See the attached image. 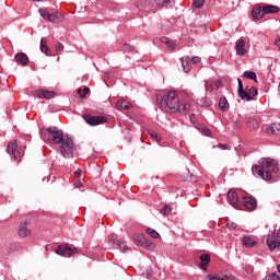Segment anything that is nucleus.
Here are the masks:
<instances>
[{"mask_svg":"<svg viewBox=\"0 0 280 280\" xmlns=\"http://www.w3.org/2000/svg\"><path fill=\"white\" fill-rule=\"evenodd\" d=\"M40 139L48 143H55L56 145L60 144L59 152L65 159H72L75 154L73 139L69 138V136L65 137L62 130H59L58 127L42 129Z\"/></svg>","mask_w":280,"mask_h":280,"instance_id":"nucleus-1","label":"nucleus"},{"mask_svg":"<svg viewBox=\"0 0 280 280\" xmlns=\"http://www.w3.org/2000/svg\"><path fill=\"white\" fill-rule=\"evenodd\" d=\"M254 176H259L262 180H272V174L279 172V164L272 159H262L260 165H254L252 167Z\"/></svg>","mask_w":280,"mask_h":280,"instance_id":"nucleus-2","label":"nucleus"},{"mask_svg":"<svg viewBox=\"0 0 280 280\" xmlns=\"http://www.w3.org/2000/svg\"><path fill=\"white\" fill-rule=\"evenodd\" d=\"M158 102L160 108L164 110V113H176L178 110L180 100H178V94H176V92L168 91L161 97L158 96Z\"/></svg>","mask_w":280,"mask_h":280,"instance_id":"nucleus-3","label":"nucleus"},{"mask_svg":"<svg viewBox=\"0 0 280 280\" xmlns=\"http://www.w3.org/2000/svg\"><path fill=\"white\" fill-rule=\"evenodd\" d=\"M267 246L270 250H275V248H279L280 246V228L275 229L273 233L270 237L267 238Z\"/></svg>","mask_w":280,"mask_h":280,"instance_id":"nucleus-4","label":"nucleus"},{"mask_svg":"<svg viewBox=\"0 0 280 280\" xmlns=\"http://www.w3.org/2000/svg\"><path fill=\"white\" fill-rule=\"evenodd\" d=\"M75 253H78V248L69 245H59L56 249V254L60 255V257H72Z\"/></svg>","mask_w":280,"mask_h":280,"instance_id":"nucleus-5","label":"nucleus"},{"mask_svg":"<svg viewBox=\"0 0 280 280\" xmlns=\"http://www.w3.org/2000/svg\"><path fill=\"white\" fill-rule=\"evenodd\" d=\"M142 3L145 5H156L158 8H172L174 0H144Z\"/></svg>","mask_w":280,"mask_h":280,"instance_id":"nucleus-6","label":"nucleus"},{"mask_svg":"<svg viewBox=\"0 0 280 280\" xmlns=\"http://www.w3.org/2000/svg\"><path fill=\"white\" fill-rule=\"evenodd\" d=\"M83 119L89 126H100V124H106V117L104 116H90L84 115Z\"/></svg>","mask_w":280,"mask_h":280,"instance_id":"nucleus-7","label":"nucleus"},{"mask_svg":"<svg viewBox=\"0 0 280 280\" xmlns=\"http://www.w3.org/2000/svg\"><path fill=\"white\" fill-rule=\"evenodd\" d=\"M258 93L259 92L256 90L255 86H250V88L246 86L245 95H247V96L241 97V98L245 100L246 102H250V101L255 100V97H257Z\"/></svg>","mask_w":280,"mask_h":280,"instance_id":"nucleus-8","label":"nucleus"},{"mask_svg":"<svg viewBox=\"0 0 280 280\" xmlns=\"http://www.w3.org/2000/svg\"><path fill=\"white\" fill-rule=\"evenodd\" d=\"M244 207L246 209H249L250 211H255L257 209V199L252 198V197H244Z\"/></svg>","mask_w":280,"mask_h":280,"instance_id":"nucleus-9","label":"nucleus"},{"mask_svg":"<svg viewBox=\"0 0 280 280\" xmlns=\"http://www.w3.org/2000/svg\"><path fill=\"white\" fill-rule=\"evenodd\" d=\"M244 47H246V42L244 39H237L235 46L237 56H246V48Z\"/></svg>","mask_w":280,"mask_h":280,"instance_id":"nucleus-10","label":"nucleus"},{"mask_svg":"<svg viewBox=\"0 0 280 280\" xmlns=\"http://www.w3.org/2000/svg\"><path fill=\"white\" fill-rule=\"evenodd\" d=\"M238 197H237V191L235 190H230L228 192V201L230 202V205H232V207H234V209H237V201H238Z\"/></svg>","mask_w":280,"mask_h":280,"instance_id":"nucleus-11","label":"nucleus"},{"mask_svg":"<svg viewBox=\"0 0 280 280\" xmlns=\"http://www.w3.org/2000/svg\"><path fill=\"white\" fill-rule=\"evenodd\" d=\"M190 108L191 106L189 105V103L185 101H182V102L179 101L176 113H180V115H187Z\"/></svg>","mask_w":280,"mask_h":280,"instance_id":"nucleus-12","label":"nucleus"},{"mask_svg":"<svg viewBox=\"0 0 280 280\" xmlns=\"http://www.w3.org/2000/svg\"><path fill=\"white\" fill-rule=\"evenodd\" d=\"M279 7L275 4H262V12L266 14H277L279 12Z\"/></svg>","mask_w":280,"mask_h":280,"instance_id":"nucleus-13","label":"nucleus"},{"mask_svg":"<svg viewBox=\"0 0 280 280\" xmlns=\"http://www.w3.org/2000/svg\"><path fill=\"white\" fill-rule=\"evenodd\" d=\"M180 63L183 67V71L185 73H189V71H191V58L187 57H183L180 58Z\"/></svg>","mask_w":280,"mask_h":280,"instance_id":"nucleus-14","label":"nucleus"},{"mask_svg":"<svg viewBox=\"0 0 280 280\" xmlns=\"http://www.w3.org/2000/svg\"><path fill=\"white\" fill-rule=\"evenodd\" d=\"M35 95L39 100H51V97H54V92H49L47 90H38L35 92Z\"/></svg>","mask_w":280,"mask_h":280,"instance_id":"nucleus-15","label":"nucleus"},{"mask_svg":"<svg viewBox=\"0 0 280 280\" xmlns=\"http://www.w3.org/2000/svg\"><path fill=\"white\" fill-rule=\"evenodd\" d=\"M18 148H19V143L16 142V140H14L13 142H10L7 148V152L9 154H12L15 161L16 159H19V156L16 155Z\"/></svg>","mask_w":280,"mask_h":280,"instance_id":"nucleus-16","label":"nucleus"},{"mask_svg":"<svg viewBox=\"0 0 280 280\" xmlns=\"http://www.w3.org/2000/svg\"><path fill=\"white\" fill-rule=\"evenodd\" d=\"M200 268L201 270H207L209 264L211 262V256L209 254H201L200 257Z\"/></svg>","mask_w":280,"mask_h":280,"instance_id":"nucleus-17","label":"nucleus"},{"mask_svg":"<svg viewBox=\"0 0 280 280\" xmlns=\"http://www.w3.org/2000/svg\"><path fill=\"white\" fill-rule=\"evenodd\" d=\"M15 60L24 67L30 65V57L25 52H19L15 55Z\"/></svg>","mask_w":280,"mask_h":280,"instance_id":"nucleus-18","label":"nucleus"},{"mask_svg":"<svg viewBox=\"0 0 280 280\" xmlns=\"http://www.w3.org/2000/svg\"><path fill=\"white\" fill-rule=\"evenodd\" d=\"M266 132L269 135H280V122H273L271 126L267 127Z\"/></svg>","mask_w":280,"mask_h":280,"instance_id":"nucleus-19","label":"nucleus"},{"mask_svg":"<svg viewBox=\"0 0 280 280\" xmlns=\"http://www.w3.org/2000/svg\"><path fill=\"white\" fill-rule=\"evenodd\" d=\"M252 16L254 19H264V16H266L264 13V7L254 8L252 11Z\"/></svg>","mask_w":280,"mask_h":280,"instance_id":"nucleus-20","label":"nucleus"},{"mask_svg":"<svg viewBox=\"0 0 280 280\" xmlns=\"http://www.w3.org/2000/svg\"><path fill=\"white\" fill-rule=\"evenodd\" d=\"M242 242L246 246V248H253V246L257 245V241L253 240V237L250 236H244Z\"/></svg>","mask_w":280,"mask_h":280,"instance_id":"nucleus-21","label":"nucleus"},{"mask_svg":"<svg viewBox=\"0 0 280 280\" xmlns=\"http://www.w3.org/2000/svg\"><path fill=\"white\" fill-rule=\"evenodd\" d=\"M219 107H220L223 112L229 110L230 105H229V100H226V96H221V97L219 98Z\"/></svg>","mask_w":280,"mask_h":280,"instance_id":"nucleus-22","label":"nucleus"},{"mask_svg":"<svg viewBox=\"0 0 280 280\" xmlns=\"http://www.w3.org/2000/svg\"><path fill=\"white\" fill-rule=\"evenodd\" d=\"M246 126L249 130H257L259 128V121L255 118H248Z\"/></svg>","mask_w":280,"mask_h":280,"instance_id":"nucleus-23","label":"nucleus"},{"mask_svg":"<svg viewBox=\"0 0 280 280\" xmlns=\"http://www.w3.org/2000/svg\"><path fill=\"white\" fill-rule=\"evenodd\" d=\"M238 89H237V95L238 97H246V90H244V83L242 82V79H237Z\"/></svg>","mask_w":280,"mask_h":280,"instance_id":"nucleus-24","label":"nucleus"},{"mask_svg":"<svg viewBox=\"0 0 280 280\" xmlns=\"http://www.w3.org/2000/svg\"><path fill=\"white\" fill-rule=\"evenodd\" d=\"M145 235L143 234H137L133 237V242L137 246H143V244H145Z\"/></svg>","mask_w":280,"mask_h":280,"instance_id":"nucleus-25","label":"nucleus"},{"mask_svg":"<svg viewBox=\"0 0 280 280\" xmlns=\"http://www.w3.org/2000/svg\"><path fill=\"white\" fill-rule=\"evenodd\" d=\"M116 108L118 110H128L130 109V103H128L127 101H118L116 104Z\"/></svg>","mask_w":280,"mask_h":280,"instance_id":"nucleus-26","label":"nucleus"},{"mask_svg":"<svg viewBox=\"0 0 280 280\" xmlns=\"http://www.w3.org/2000/svg\"><path fill=\"white\" fill-rule=\"evenodd\" d=\"M39 49L42 54H45L46 56H49L51 54V50H49V47H47V43H45V38L40 39Z\"/></svg>","mask_w":280,"mask_h":280,"instance_id":"nucleus-27","label":"nucleus"},{"mask_svg":"<svg viewBox=\"0 0 280 280\" xmlns=\"http://www.w3.org/2000/svg\"><path fill=\"white\" fill-rule=\"evenodd\" d=\"M20 237H27L28 235H32V230L27 229V226L22 225L19 230Z\"/></svg>","mask_w":280,"mask_h":280,"instance_id":"nucleus-28","label":"nucleus"},{"mask_svg":"<svg viewBox=\"0 0 280 280\" xmlns=\"http://www.w3.org/2000/svg\"><path fill=\"white\" fill-rule=\"evenodd\" d=\"M243 78H247V80H255V82H257V73H255V71H245L243 73Z\"/></svg>","mask_w":280,"mask_h":280,"instance_id":"nucleus-29","label":"nucleus"},{"mask_svg":"<svg viewBox=\"0 0 280 280\" xmlns=\"http://www.w3.org/2000/svg\"><path fill=\"white\" fill-rule=\"evenodd\" d=\"M149 135L151 137V139H153V141H161L163 138L160 136L159 132L154 131V130H149Z\"/></svg>","mask_w":280,"mask_h":280,"instance_id":"nucleus-30","label":"nucleus"},{"mask_svg":"<svg viewBox=\"0 0 280 280\" xmlns=\"http://www.w3.org/2000/svg\"><path fill=\"white\" fill-rule=\"evenodd\" d=\"M147 233H148V235H151V237H153V240H159V237H160L159 232H156V230H154L152 228H148Z\"/></svg>","mask_w":280,"mask_h":280,"instance_id":"nucleus-31","label":"nucleus"},{"mask_svg":"<svg viewBox=\"0 0 280 280\" xmlns=\"http://www.w3.org/2000/svg\"><path fill=\"white\" fill-rule=\"evenodd\" d=\"M200 106H205L206 108H209V106H212V102L210 101L209 97H203L200 100Z\"/></svg>","mask_w":280,"mask_h":280,"instance_id":"nucleus-32","label":"nucleus"},{"mask_svg":"<svg viewBox=\"0 0 280 280\" xmlns=\"http://www.w3.org/2000/svg\"><path fill=\"white\" fill-rule=\"evenodd\" d=\"M112 242L113 244H116L120 248V250H122L124 253L128 250V246H121V241L114 238Z\"/></svg>","mask_w":280,"mask_h":280,"instance_id":"nucleus-33","label":"nucleus"},{"mask_svg":"<svg viewBox=\"0 0 280 280\" xmlns=\"http://www.w3.org/2000/svg\"><path fill=\"white\" fill-rule=\"evenodd\" d=\"M280 276L277 272H272L268 276H266L262 280H279Z\"/></svg>","mask_w":280,"mask_h":280,"instance_id":"nucleus-34","label":"nucleus"},{"mask_svg":"<svg viewBox=\"0 0 280 280\" xmlns=\"http://www.w3.org/2000/svg\"><path fill=\"white\" fill-rule=\"evenodd\" d=\"M161 42L164 43V45H167L168 47H171L172 49H174V42H172V39L167 38V37H162Z\"/></svg>","mask_w":280,"mask_h":280,"instance_id":"nucleus-35","label":"nucleus"},{"mask_svg":"<svg viewBox=\"0 0 280 280\" xmlns=\"http://www.w3.org/2000/svg\"><path fill=\"white\" fill-rule=\"evenodd\" d=\"M89 91H91L89 88H84L83 90L79 89L78 94L80 95V97H86V95H89Z\"/></svg>","mask_w":280,"mask_h":280,"instance_id":"nucleus-36","label":"nucleus"},{"mask_svg":"<svg viewBox=\"0 0 280 280\" xmlns=\"http://www.w3.org/2000/svg\"><path fill=\"white\" fill-rule=\"evenodd\" d=\"M142 246H143L144 248H147L148 250L154 249V243L149 242L148 238H145V243L142 244Z\"/></svg>","mask_w":280,"mask_h":280,"instance_id":"nucleus-37","label":"nucleus"},{"mask_svg":"<svg viewBox=\"0 0 280 280\" xmlns=\"http://www.w3.org/2000/svg\"><path fill=\"white\" fill-rule=\"evenodd\" d=\"M161 213L163 215H170V213H172V208H170V206H164L162 209H161Z\"/></svg>","mask_w":280,"mask_h":280,"instance_id":"nucleus-38","label":"nucleus"},{"mask_svg":"<svg viewBox=\"0 0 280 280\" xmlns=\"http://www.w3.org/2000/svg\"><path fill=\"white\" fill-rule=\"evenodd\" d=\"M205 280H229V277H226L225 279L224 278H220L218 276H213V275H208L206 276V279Z\"/></svg>","mask_w":280,"mask_h":280,"instance_id":"nucleus-39","label":"nucleus"},{"mask_svg":"<svg viewBox=\"0 0 280 280\" xmlns=\"http://www.w3.org/2000/svg\"><path fill=\"white\" fill-rule=\"evenodd\" d=\"M57 19H58L57 13H49L48 19L46 21H50V23H56Z\"/></svg>","mask_w":280,"mask_h":280,"instance_id":"nucleus-40","label":"nucleus"},{"mask_svg":"<svg viewBox=\"0 0 280 280\" xmlns=\"http://www.w3.org/2000/svg\"><path fill=\"white\" fill-rule=\"evenodd\" d=\"M205 1L206 0H192V5L195 8H202V5H205Z\"/></svg>","mask_w":280,"mask_h":280,"instance_id":"nucleus-41","label":"nucleus"},{"mask_svg":"<svg viewBox=\"0 0 280 280\" xmlns=\"http://www.w3.org/2000/svg\"><path fill=\"white\" fill-rule=\"evenodd\" d=\"M39 14L42 18H44L46 21L49 18V12L47 11V9H39Z\"/></svg>","mask_w":280,"mask_h":280,"instance_id":"nucleus-42","label":"nucleus"},{"mask_svg":"<svg viewBox=\"0 0 280 280\" xmlns=\"http://www.w3.org/2000/svg\"><path fill=\"white\" fill-rule=\"evenodd\" d=\"M152 275H154V271L152 270V268H147L145 269V277L147 279H152Z\"/></svg>","mask_w":280,"mask_h":280,"instance_id":"nucleus-43","label":"nucleus"},{"mask_svg":"<svg viewBox=\"0 0 280 280\" xmlns=\"http://www.w3.org/2000/svg\"><path fill=\"white\" fill-rule=\"evenodd\" d=\"M65 45L62 43L58 42L55 46V51H63Z\"/></svg>","mask_w":280,"mask_h":280,"instance_id":"nucleus-44","label":"nucleus"},{"mask_svg":"<svg viewBox=\"0 0 280 280\" xmlns=\"http://www.w3.org/2000/svg\"><path fill=\"white\" fill-rule=\"evenodd\" d=\"M191 62H192V65H200V62H202V59L198 56H194L191 58Z\"/></svg>","mask_w":280,"mask_h":280,"instance_id":"nucleus-45","label":"nucleus"},{"mask_svg":"<svg viewBox=\"0 0 280 280\" xmlns=\"http://www.w3.org/2000/svg\"><path fill=\"white\" fill-rule=\"evenodd\" d=\"M228 229H237V223L235 222L228 223Z\"/></svg>","mask_w":280,"mask_h":280,"instance_id":"nucleus-46","label":"nucleus"},{"mask_svg":"<svg viewBox=\"0 0 280 280\" xmlns=\"http://www.w3.org/2000/svg\"><path fill=\"white\" fill-rule=\"evenodd\" d=\"M74 175L77 176V178H82V170L75 171Z\"/></svg>","mask_w":280,"mask_h":280,"instance_id":"nucleus-47","label":"nucleus"},{"mask_svg":"<svg viewBox=\"0 0 280 280\" xmlns=\"http://www.w3.org/2000/svg\"><path fill=\"white\" fill-rule=\"evenodd\" d=\"M220 150H229V144H219Z\"/></svg>","mask_w":280,"mask_h":280,"instance_id":"nucleus-48","label":"nucleus"},{"mask_svg":"<svg viewBox=\"0 0 280 280\" xmlns=\"http://www.w3.org/2000/svg\"><path fill=\"white\" fill-rule=\"evenodd\" d=\"M275 45L280 49V37L276 38Z\"/></svg>","mask_w":280,"mask_h":280,"instance_id":"nucleus-49","label":"nucleus"},{"mask_svg":"<svg viewBox=\"0 0 280 280\" xmlns=\"http://www.w3.org/2000/svg\"><path fill=\"white\" fill-rule=\"evenodd\" d=\"M125 48L128 50V51H132V46L128 45V44H125Z\"/></svg>","mask_w":280,"mask_h":280,"instance_id":"nucleus-50","label":"nucleus"},{"mask_svg":"<svg viewBox=\"0 0 280 280\" xmlns=\"http://www.w3.org/2000/svg\"><path fill=\"white\" fill-rule=\"evenodd\" d=\"M205 132H206V137H211V130L205 129Z\"/></svg>","mask_w":280,"mask_h":280,"instance_id":"nucleus-51","label":"nucleus"},{"mask_svg":"<svg viewBox=\"0 0 280 280\" xmlns=\"http://www.w3.org/2000/svg\"><path fill=\"white\" fill-rule=\"evenodd\" d=\"M240 128H242V124L236 122V124H235V129H236V130H240Z\"/></svg>","mask_w":280,"mask_h":280,"instance_id":"nucleus-52","label":"nucleus"},{"mask_svg":"<svg viewBox=\"0 0 280 280\" xmlns=\"http://www.w3.org/2000/svg\"><path fill=\"white\" fill-rule=\"evenodd\" d=\"M75 185H77V187H81L82 182H79V183H77Z\"/></svg>","mask_w":280,"mask_h":280,"instance_id":"nucleus-53","label":"nucleus"},{"mask_svg":"<svg viewBox=\"0 0 280 280\" xmlns=\"http://www.w3.org/2000/svg\"><path fill=\"white\" fill-rule=\"evenodd\" d=\"M277 270L280 273V265L277 266Z\"/></svg>","mask_w":280,"mask_h":280,"instance_id":"nucleus-54","label":"nucleus"},{"mask_svg":"<svg viewBox=\"0 0 280 280\" xmlns=\"http://www.w3.org/2000/svg\"><path fill=\"white\" fill-rule=\"evenodd\" d=\"M207 86H208V85H207V83H206V84H205V88L207 89Z\"/></svg>","mask_w":280,"mask_h":280,"instance_id":"nucleus-55","label":"nucleus"}]
</instances>
